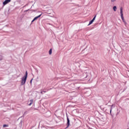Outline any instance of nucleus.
I'll return each mask as SVG.
<instances>
[{
  "mask_svg": "<svg viewBox=\"0 0 129 129\" xmlns=\"http://www.w3.org/2000/svg\"><path fill=\"white\" fill-rule=\"evenodd\" d=\"M43 92H45V91H41V93L42 94H43Z\"/></svg>",
  "mask_w": 129,
  "mask_h": 129,
  "instance_id": "6ab92c4d",
  "label": "nucleus"
},
{
  "mask_svg": "<svg viewBox=\"0 0 129 129\" xmlns=\"http://www.w3.org/2000/svg\"><path fill=\"white\" fill-rule=\"evenodd\" d=\"M49 54L52 55V48H51L49 51Z\"/></svg>",
  "mask_w": 129,
  "mask_h": 129,
  "instance_id": "6e6552de",
  "label": "nucleus"
},
{
  "mask_svg": "<svg viewBox=\"0 0 129 129\" xmlns=\"http://www.w3.org/2000/svg\"><path fill=\"white\" fill-rule=\"evenodd\" d=\"M32 81H33V79H32L31 80V81H30V83H31V84H32Z\"/></svg>",
  "mask_w": 129,
  "mask_h": 129,
  "instance_id": "a211bd4d",
  "label": "nucleus"
},
{
  "mask_svg": "<svg viewBox=\"0 0 129 129\" xmlns=\"http://www.w3.org/2000/svg\"><path fill=\"white\" fill-rule=\"evenodd\" d=\"M116 0H111V2L112 3H114V2H116Z\"/></svg>",
  "mask_w": 129,
  "mask_h": 129,
  "instance_id": "f8f14e48",
  "label": "nucleus"
},
{
  "mask_svg": "<svg viewBox=\"0 0 129 129\" xmlns=\"http://www.w3.org/2000/svg\"><path fill=\"white\" fill-rule=\"evenodd\" d=\"M35 71H36V73H38V72H39V71H38V69H35Z\"/></svg>",
  "mask_w": 129,
  "mask_h": 129,
  "instance_id": "9b49d317",
  "label": "nucleus"
},
{
  "mask_svg": "<svg viewBox=\"0 0 129 129\" xmlns=\"http://www.w3.org/2000/svg\"><path fill=\"white\" fill-rule=\"evenodd\" d=\"M91 21H92V22L93 23V22H94V20H93V19H92Z\"/></svg>",
  "mask_w": 129,
  "mask_h": 129,
  "instance_id": "aec40b11",
  "label": "nucleus"
},
{
  "mask_svg": "<svg viewBox=\"0 0 129 129\" xmlns=\"http://www.w3.org/2000/svg\"><path fill=\"white\" fill-rule=\"evenodd\" d=\"M9 3H11V0H5L3 3V5L4 6H6V5H7V4H9Z\"/></svg>",
  "mask_w": 129,
  "mask_h": 129,
  "instance_id": "f03ea898",
  "label": "nucleus"
},
{
  "mask_svg": "<svg viewBox=\"0 0 129 129\" xmlns=\"http://www.w3.org/2000/svg\"><path fill=\"white\" fill-rule=\"evenodd\" d=\"M122 10H123L122 7H121L120 9V13L121 16H123V13Z\"/></svg>",
  "mask_w": 129,
  "mask_h": 129,
  "instance_id": "39448f33",
  "label": "nucleus"
},
{
  "mask_svg": "<svg viewBox=\"0 0 129 129\" xmlns=\"http://www.w3.org/2000/svg\"><path fill=\"white\" fill-rule=\"evenodd\" d=\"M33 103L32 102H31L29 104H28V105H32V104Z\"/></svg>",
  "mask_w": 129,
  "mask_h": 129,
  "instance_id": "dca6fc26",
  "label": "nucleus"
},
{
  "mask_svg": "<svg viewBox=\"0 0 129 129\" xmlns=\"http://www.w3.org/2000/svg\"><path fill=\"white\" fill-rule=\"evenodd\" d=\"M0 60H3V56L0 55Z\"/></svg>",
  "mask_w": 129,
  "mask_h": 129,
  "instance_id": "4468645a",
  "label": "nucleus"
},
{
  "mask_svg": "<svg viewBox=\"0 0 129 129\" xmlns=\"http://www.w3.org/2000/svg\"><path fill=\"white\" fill-rule=\"evenodd\" d=\"M67 121H68V122H67V124L68 126H69V125H70V120H69V118H68V116H67Z\"/></svg>",
  "mask_w": 129,
  "mask_h": 129,
  "instance_id": "20e7f679",
  "label": "nucleus"
},
{
  "mask_svg": "<svg viewBox=\"0 0 129 129\" xmlns=\"http://www.w3.org/2000/svg\"><path fill=\"white\" fill-rule=\"evenodd\" d=\"M113 9L114 12H116V9H117L116 6H114L113 7Z\"/></svg>",
  "mask_w": 129,
  "mask_h": 129,
  "instance_id": "423d86ee",
  "label": "nucleus"
},
{
  "mask_svg": "<svg viewBox=\"0 0 129 129\" xmlns=\"http://www.w3.org/2000/svg\"><path fill=\"white\" fill-rule=\"evenodd\" d=\"M41 16H42V14H40V15H39L38 16H37L36 17H35L33 20V22H35V21L38 20V19H39V18H40V17H41Z\"/></svg>",
  "mask_w": 129,
  "mask_h": 129,
  "instance_id": "7ed1b4c3",
  "label": "nucleus"
},
{
  "mask_svg": "<svg viewBox=\"0 0 129 129\" xmlns=\"http://www.w3.org/2000/svg\"><path fill=\"white\" fill-rule=\"evenodd\" d=\"M110 109V113H111V111L112 110V107H111Z\"/></svg>",
  "mask_w": 129,
  "mask_h": 129,
  "instance_id": "ddd939ff",
  "label": "nucleus"
},
{
  "mask_svg": "<svg viewBox=\"0 0 129 129\" xmlns=\"http://www.w3.org/2000/svg\"><path fill=\"white\" fill-rule=\"evenodd\" d=\"M121 19L123 22H124V18H123V15H121Z\"/></svg>",
  "mask_w": 129,
  "mask_h": 129,
  "instance_id": "0eeeda50",
  "label": "nucleus"
},
{
  "mask_svg": "<svg viewBox=\"0 0 129 129\" xmlns=\"http://www.w3.org/2000/svg\"><path fill=\"white\" fill-rule=\"evenodd\" d=\"M123 23H124V24L125 25H126V22H125V21H123Z\"/></svg>",
  "mask_w": 129,
  "mask_h": 129,
  "instance_id": "f3484780",
  "label": "nucleus"
},
{
  "mask_svg": "<svg viewBox=\"0 0 129 129\" xmlns=\"http://www.w3.org/2000/svg\"><path fill=\"white\" fill-rule=\"evenodd\" d=\"M31 23H33V21H32Z\"/></svg>",
  "mask_w": 129,
  "mask_h": 129,
  "instance_id": "412c9836",
  "label": "nucleus"
},
{
  "mask_svg": "<svg viewBox=\"0 0 129 129\" xmlns=\"http://www.w3.org/2000/svg\"><path fill=\"white\" fill-rule=\"evenodd\" d=\"M92 23H93V22H92V21H90L89 22V24H88V26H90V25H91V24H92Z\"/></svg>",
  "mask_w": 129,
  "mask_h": 129,
  "instance_id": "9d476101",
  "label": "nucleus"
},
{
  "mask_svg": "<svg viewBox=\"0 0 129 129\" xmlns=\"http://www.w3.org/2000/svg\"><path fill=\"white\" fill-rule=\"evenodd\" d=\"M96 18V16H95L93 18V20L95 21Z\"/></svg>",
  "mask_w": 129,
  "mask_h": 129,
  "instance_id": "2eb2a0df",
  "label": "nucleus"
},
{
  "mask_svg": "<svg viewBox=\"0 0 129 129\" xmlns=\"http://www.w3.org/2000/svg\"><path fill=\"white\" fill-rule=\"evenodd\" d=\"M28 77V72H26V75L24 77H23L21 81V85H24L25 83H26V81H27V78Z\"/></svg>",
  "mask_w": 129,
  "mask_h": 129,
  "instance_id": "f257e3e1",
  "label": "nucleus"
},
{
  "mask_svg": "<svg viewBox=\"0 0 129 129\" xmlns=\"http://www.w3.org/2000/svg\"><path fill=\"white\" fill-rule=\"evenodd\" d=\"M8 126H9V125H7V124L3 125V127H7Z\"/></svg>",
  "mask_w": 129,
  "mask_h": 129,
  "instance_id": "1a4fd4ad",
  "label": "nucleus"
}]
</instances>
